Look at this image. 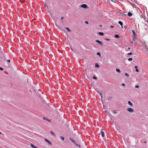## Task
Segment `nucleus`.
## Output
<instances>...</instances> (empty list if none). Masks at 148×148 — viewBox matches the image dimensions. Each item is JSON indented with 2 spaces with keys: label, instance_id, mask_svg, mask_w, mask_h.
<instances>
[{
  "label": "nucleus",
  "instance_id": "nucleus-27",
  "mask_svg": "<svg viewBox=\"0 0 148 148\" xmlns=\"http://www.w3.org/2000/svg\"><path fill=\"white\" fill-rule=\"evenodd\" d=\"M132 32H133V33L134 35H135V32L133 30H132Z\"/></svg>",
  "mask_w": 148,
  "mask_h": 148
},
{
  "label": "nucleus",
  "instance_id": "nucleus-25",
  "mask_svg": "<svg viewBox=\"0 0 148 148\" xmlns=\"http://www.w3.org/2000/svg\"><path fill=\"white\" fill-rule=\"evenodd\" d=\"M93 78L95 79H97V78L96 76H94L93 77Z\"/></svg>",
  "mask_w": 148,
  "mask_h": 148
},
{
  "label": "nucleus",
  "instance_id": "nucleus-22",
  "mask_svg": "<svg viewBox=\"0 0 148 148\" xmlns=\"http://www.w3.org/2000/svg\"><path fill=\"white\" fill-rule=\"evenodd\" d=\"M142 45H143V46H145V47H146V44L145 42L142 43Z\"/></svg>",
  "mask_w": 148,
  "mask_h": 148
},
{
  "label": "nucleus",
  "instance_id": "nucleus-23",
  "mask_svg": "<svg viewBox=\"0 0 148 148\" xmlns=\"http://www.w3.org/2000/svg\"><path fill=\"white\" fill-rule=\"evenodd\" d=\"M60 137L62 140H64V138L63 137L61 136H60Z\"/></svg>",
  "mask_w": 148,
  "mask_h": 148
},
{
  "label": "nucleus",
  "instance_id": "nucleus-13",
  "mask_svg": "<svg viewBox=\"0 0 148 148\" xmlns=\"http://www.w3.org/2000/svg\"><path fill=\"white\" fill-rule=\"evenodd\" d=\"M65 28L67 30L68 32H70L71 31V30L69 29V28L67 27H65Z\"/></svg>",
  "mask_w": 148,
  "mask_h": 148
},
{
  "label": "nucleus",
  "instance_id": "nucleus-17",
  "mask_svg": "<svg viewBox=\"0 0 148 148\" xmlns=\"http://www.w3.org/2000/svg\"><path fill=\"white\" fill-rule=\"evenodd\" d=\"M30 146H31V147H32L33 148H34V147H35L34 145H33L32 144H30Z\"/></svg>",
  "mask_w": 148,
  "mask_h": 148
},
{
  "label": "nucleus",
  "instance_id": "nucleus-11",
  "mask_svg": "<svg viewBox=\"0 0 148 148\" xmlns=\"http://www.w3.org/2000/svg\"><path fill=\"white\" fill-rule=\"evenodd\" d=\"M98 34L100 36H103L104 35V34L102 32H99L98 33Z\"/></svg>",
  "mask_w": 148,
  "mask_h": 148
},
{
  "label": "nucleus",
  "instance_id": "nucleus-29",
  "mask_svg": "<svg viewBox=\"0 0 148 148\" xmlns=\"http://www.w3.org/2000/svg\"><path fill=\"white\" fill-rule=\"evenodd\" d=\"M84 23L86 24H88V22L87 21H85Z\"/></svg>",
  "mask_w": 148,
  "mask_h": 148
},
{
  "label": "nucleus",
  "instance_id": "nucleus-10",
  "mask_svg": "<svg viewBox=\"0 0 148 148\" xmlns=\"http://www.w3.org/2000/svg\"><path fill=\"white\" fill-rule=\"evenodd\" d=\"M127 15L129 16H132V14L131 12H129L127 14Z\"/></svg>",
  "mask_w": 148,
  "mask_h": 148
},
{
  "label": "nucleus",
  "instance_id": "nucleus-42",
  "mask_svg": "<svg viewBox=\"0 0 148 148\" xmlns=\"http://www.w3.org/2000/svg\"><path fill=\"white\" fill-rule=\"evenodd\" d=\"M63 18V17H61V20Z\"/></svg>",
  "mask_w": 148,
  "mask_h": 148
},
{
  "label": "nucleus",
  "instance_id": "nucleus-9",
  "mask_svg": "<svg viewBox=\"0 0 148 148\" xmlns=\"http://www.w3.org/2000/svg\"><path fill=\"white\" fill-rule=\"evenodd\" d=\"M75 144L76 146L78 147L79 148L80 147V146L79 144L75 143Z\"/></svg>",
  "mask_w": 148,
  "mask_h": 148
},
{
  "label": "nucleus",
  "instance_id": "nucleus-35",
  "mask_svg": "<svg viewBox=\"0 0 148 148\" xmlns=\"http://www.w3.org/2000/svg\"><path fill=\"white\" fill-rule=\"evenodd\" d=\"M121 84L123 86H125V84L124 83H122Z\"/></svg>",
  "mask_w": 148,
  "mask_h": 148
},
{
  "label": "nucleus",
  "instance_id": "nucleus-7",
  "mask_svg": "<svg viewBox=\"0 0 148 148\" xmlns=\"http://www.w3.org/2000/svg\"><path fill=\"white\" fill-rule=\"evenodd\" d=\"M70 140L74 144L76 143L75 141L73 140L71 138H70Z\"/></svg>",
  "mask_w": 148,
  "mask_h": 148
},
{
  "label": "nucleus",
  "instance_id": "nucleus-39",
  "mask_svg": "<svg viewBox=\"0 0 148 148\" xmlns=\"http://www.w3.org/2000/svg\"><path fill=\"white\" fill-rule=\"evenodd\" d=\"M0 134H1V135H3V136L4 134H2L1 133V132H0Z\"/></svg>",
  "mask_w": 148,
  "mask_h": 148
},
{
  "label": "nucleus",
  "instance_id": "nucleus-12",
  "mask_svg": "<svg viewBox=\"0 0 148 148\" xmlns=\"http://www.w3.org/2000/svg\"><path fill=\"white\" fill-rule=\"evenodd\" d=\"M45 140L46 142H47L49 144V145L51 144V143L49 140L47 139H45Z\"/></svg>",
  "mask_w": 148,
  "mask_h": 148
},
{
  "label": "nucleus",
  "instance_id": "nucleus-41",
  "mask_svg": "<svg viewBox=\"0 0 148 148\" xmlns=\"http://www.w3.org/2000/svg\"><path fill=\"white\" fill-rule=\"evenodd\" d=\"M137 67L136 66H135V68L136 69H137Z\"/></svg>",
  "mask_w": 148,
  "mask_h": 148
},
{
  "label": "nucleus",
  "instance_id": "nucleus-32",
  "mask_svg": "<svg viewBox=\"0 0 148 148\" xmlns=\"http://www.w3.org/2000/svg\"><path fill=\"white\" fill-rule=\"evenodd\" d=\"M136 72H139V70L137 68L136 69Z\"/></svg>",
  "mask_w": 148,
  "mask_h": 148
},
{
  "label": "nucleus",
  "instance_id": "nucleus-5",
  "mask_svg": "<svg viewBox=\"0 0 148 148\" xmlns=\"http://www.w3.org/2000/svg\"><path fill=\"white\" fill-rule=\"evenodd\" d=\"M118 23L121 26V27L123 28V23L121 21H119L118 22Z\"/></svg>",
  "mask_w": 148,
  "mask_h": 148
},
{
  "label": "nucleus",
  "instance_id": "nucleus-30",
  "mask_svg": "<svg viewBox=\"0 0 148 148\" xmlns=\"http://www.w3.org/2000/svg\"><path fill=\"white\" fill-rule=\"evenodd\" d=\"M135 87L136 88H138L139 87V86H138V85H136L135 86Z\"/></svg>",
  "mask_w": 148,
  "mask_h": 148
},
{
  "label": "nucleus",
  "instance_id": "nucleus-33",
  "mask_svg": "<svg viewBox=\"0 0 148 148\" xmlns=\"http://www.w3.org/2000/svg\"><path fill=\"white\" fill-rule=\"evenodd\" d=\"M0 70L1 71H3V68H1L0 67Z\"/></svg>",
  "mask_w": 148,
  "mask_h": 148
},
{
  "label": "nucleus",
  "instance_id": "nucleus-36",
  "mask_svg": "<svg viewBox=\"0 0 148 148\" xmlns=\"http://www.w3.org/2000/svg\"><path fill=\"white\" fill-rule=\"evenodd\" d=\"M7 61L8 62H10V60H7Z\"/></svg>",
  "mask_w": 148,
  "mask_h": 148
},
{
  "label": "nucleus",
  "instance_id": "nucleus-28",
  "mask_svg": "<svg viewBox=\"0 0 148 148\" xmlns=\"http://www.w3.org/2000/svg\"><path fill=\"white\" fill-rule=\"evenodd\" d=\"M132 54V53H131L130 52V53H127V55H131Z\"/></svg>",
  "mask_w": 148,
  "mask_h": 148
},
{
  "label": "nucleus",
  "instance_id": "nucleus-16",
  "mask_svg": "<svg viewBox=\"0 0 148 148\" xmlns=\"http://www.w3.org/2000/svg\"><path fill=\"white\" fill-rule=\"evenodd\" d=\"M95 66L96 67L98 68L99 67V66L97 63H96L95 64Z\"/></svg>",
  "mask_w": 148,
  "mask_h": 148
},
{
  "label": "nucleus",
  "instance_id": "nucleus-24",
  "mask_svg": "<svg viewBox=\"0 0 148 148\" xmlns=\"http://www.w3.org/2000/svg\"><path fill=\"white\" fill-rule=\"evenodd\" d=\"M97 55H98L99 56H100L101 55V54H100V53H99V52H97Z\"/></svg>",
  "mask_w": 148,
  "mask_h": 148
},
{
  "label": "nucleus",
  "instance_id": "nucleus-2",
  "mask_svg": "<svg viewBox=\"0 0 148 148\" xmlns=\"http://www.w3.org/2000/svg\"><path fill=\"white\" fill-rule=\"evenodd\" d=\"M81 8H88L86 4H83L80 5Z\"/></svg>",
  "mask_w": 148,
  "mask_h": 148
},
{
  "label": "nucleus",
  "instance_id": "nucleus-4",
  "mask_svg": "<svg viewBox=\"0 0 148 148\" xmlns=\"http://www.w3.org/2000/svg\"><path fill=\"white\" fill-rule=\"evenodd\" d=\"M101 135L103 137L104 136V132L103 131H101Z\"/></svg>",
  "mask_w": 148,
  "mask_h": 148
},
{
  "label": "nucleus",
  "instance_id": "nucleus-40",
  "mask_svg": "<svg viewBox=\"0 0 148 148\" xmlns=\"http://www.w3.org/2000/svg\"><path fill=\"white\" fill-rule=\"evenodd\" d=\"M110 27H111V28H113L114 27V26H112V25H111L110 26Z\"/></svg>",
  "mask_w": 148,
  "mask_h": 148
},
{
  "label": "nucleus",
  "instance_id": "nucleus-20",
  "mask_svg": "<svg viewBox=\"0 0 148 148\" xmlns=\"http://www.w3.org/2000/svg\"><path fill=\"white\" fill-rule=\"evenodd\" d=\"M128 60L129 61H132V58H129Z\"/></svg>",
  "mask_w": 148,
  "mask_h": 148
},
{
  "label": "nucleus",
  "instance_id": "nucleus-43",
  "mask_svg": "<svg viewBox=\"0 0 148 148\" xmlns=\"http://www.w3.org/2000/svg\"><path fill=\"white\" fill-rule=\"evenodd\" d=\"M130 49V47H128V49Z\"/></svg>",
  "mask_w": 148,
  "mask_h": 148
},
{
  "label": "nucleus",
  "instance_id": "nucleus-8",
  "mask_svg": "<svg viewBox=\"0 0 148 148\" xmlns=\"http://www.w3.org/2000/svg\"><path fill=\"white\" fill-rule=\"evenodd\" d=\"M70 140L74 144L76 143L75 141L73 140L71 138H70Z\"/></svg>",
  "mask_w": 148,
  "mask_h": 148
},
{
  "label": "nucleus",
  "instance_id": "nucleus-44",
  "mask_svg": "<svg viewBox=\"0 0 148 148\" xmlns=\"http://www.w3.org/2000/svg\"><path fill=\"white\" fill-rule=\"evenodd\" d=\"M34 148H38L35 146V147H34Z\"/></svg>",
  "mask_w": 148,
  "mask_h": 148
},
{
  "label": "nucleus",
  "instance_id": "nucleus-31",
  "mask_svg": "<svg viewBox=\"0 0 148 148\" xmlns=\"http://www.w3.org/2000/svg\"><path fill=\"white\" fill-rule=\"evenodd\" d=\"M98 93H99V94L101 95V96L102 97L101 95H102V94L100 92H98Z\"/></svg>",
  "mask_w": 148,
  "mask_h": 148
},
{
  "label": "nucleus",
  "instance_id": "nucleus-6",
  "mask_svg": "<svg viewBox=\"0 0 148 148\" xmlns=\"http://www.w3.org/2000/svg\"><path fill=\"white\" fill-rule=\"evenodd\" d=\"M128 103L131 106H133L132 103L130 101H128Z\"/></svg>",
  "mask_w": 148,
  "mask_h": 148
},
{
  "label": "nucleus",
  "instance_id": "nucleus-38",
  "mask_svg": "<svg viewBox=\"0 0 148 148\" xmlns=\"http://www.w3.org/2000/svg\"><path fill=\"white\" fill-rule=\"evenodd\" d=\"M113 2H115L116 0H111Z\"/></svg>",
  "mask_w": 148,
  "mask_h": 148
},
{
  "label": "nucleus",
  "instance_id": "nucleus-15",
  "mask_svg": "<svg viewBox=\"0 0 148 148\" xmlns=\"http://www.w3.org/2000/svg\"><path fill=\"white\" fill-rule=\"evenodd\" d=\"M116 71L118 73H119L120 72V71L119 69L118 68H116Z\"/></svg>",
  "mask_w": 148,
  "mask_h": 148
},
{
  "label": "nucleus",
  "instance_id": "nucleus-45",
  "mask_svg": "<svg viewBox=\"0 0 148 148\" xmlns=\"http://www.w3.org/2000/svg\"><path fill=\"white\" fill-rule=\"evenodd\" d=\"M71 49L72 50H73V49L71 47Z\"/></svg>",
  "mask_w": 148,
  "mask_h": 148
},
{
  "label": "nucleus",
  "instance_id": "nucleus-18",
  "mask_svg": "<svg viewBox=\"0 0 148 148\" xmlns=\"http://www.w3.org/2000/svg\"><path fill=\"white\" fill-rule=\"evenodd\" d=\"M132 40L133 41H135L136 40V37H133Z\"/></svg>",
  "mask_w": 148,
  "mask_h": 148
},
{
  "label": "nucleus",
  "instance_id": "nucleus-19",
  "mask_svg": "<svg viewBox=\"0 0 148 148\" xmlns=\"http://www.w3.org/2000/svg\"><path fill=\"white\" fill-rule=\"evenodd\" d=\"M43 119H44L46 120H47V121H48L49 122H50V120H48V119H46V118H45V117H43Z\"/></svg>",
  "mask_w": 148,
  "mask_h": 148
},
{
  "label": "nucleus",
  "instance_id": "nucleus-1",
  "mask_svg": "<svg viewBox=\"0 0 148 148\" xmlns=\"http://www.w3.org/2000/svg\"><path fill=\"white\" fill-rule=\"evenodd\" d=\"M127 111L129 112H134V110L132 109L128 108H127Z\"/></svg>",
  "mask_w": 148,
  "mask_h": 148
},
{
  "label": "nucleus",
  "instance_id": "nucleus-14",
  "mask_svg": "<svg viewBox=\"0 0 148 148\" xmlns=\"http://www.w3.org/2000/svg\"><path fill=\"white\" fill-rule=\"evenodd\" d=\"M114 37L116 38H119V36L117 34H116L114 35Z\"/></svg>",
  "mask_w": 148,
  "mask_h": 148
},
{
  "label": "nucleus",
  "instance_id": "nucleus-37",
  "mask_svg": "<svg viewBox=\"0 0 148 148\" xmlns=\"http://www.w3.org/2000/svg\"><path fill=\"white\" fill-rule=\"evenodd\" d=\"M113 112H114V114L116 113V111H114Z\"/></svg>",
  "mask_w": 148,
  "mask_h": 148
},
{
  "label": "nucleus",
  "instance_id": "nucleus-3",
  "mask_svg": "<svg viewBox=\"0 0 148 148\" xmlns=\"http://www.w3.org/2000/svg\"><path fill=\"white\" fill-rule=\"evenodd\" d=\"M95 42H97L98 44L102 46L103 45V43L102 42L99 40H96L95 41Z\"/></svg>",
  "mask_w": 148,
  "mask_h": 148
},
{
  "label": "nucleus",
  "instance_id": "nucleus-26",
  "mask_svg": "<svg viewBox=\"0 0 148 148\" xmlns=\"http://www.w3.org/2000/svg\"><path fill=\"white\" fill-rule=\"evenodd\" d=\"M125 75L127 76V77H128L129 76V74H128L127 73H125Z\"/></svg>",
  "mask_w": 148,
  "mask_h": 148
},
{
  "label": "nucleus",
  "instance_id": "nucleus-34",
  "mask_svg": "<svg viewBox=\"0 0 148 148\" xmlns=\"http://www.w3.org/2000/svg\"><path fill=\"white\" fill-rule=\"evenodd\" d=\"M105 40L106 41H109L110 40V39L108 38H106Z\"/></svg>",
  "mask_w": 148,
  "mask_h": 148
},
{
  "label": "nucleus",
  "instance_id": "nucleus-21",
  "mask_svg": "<svg viewBox=\"0 0 148 148\" xmlns=\"http://www.w3.org/2000/svg\"><path fill=\"white\" fill-rule=\"evenodd\" d=\"M50 133L53 136H55L54 134V133L53 132L51 131V132Z\"/></svg>",
  "mask_w": 148,
  "mask_h": 148
}]
</instances>
